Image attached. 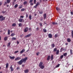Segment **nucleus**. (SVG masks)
Segmentation results:
<instances>
[{
    "label": "nucleus",
    "mask_w": 73,
    "mask_h": 73,
    "mask_svg": "<svg viewBox=\"0 0 73 73\" xmlns=\"http://www.w3.org/2000/svg\"><path fill=\"white\" fill-rule=\"evenodd\" d=\"M28 59V57H26L25 58H23L21 59L20 61L19 62H17V64H18L19 65H21L23 64V63L24 62V63H25L26 62V61Z\"/></svg>",
    "instance_id": "nucleus-1"
},
{
    "label": "nucleus",
    "mask_w": 73,
    "mask_h": 73,
    "mask_svg": "<svg viewBox=\"0 0 73 73\" xmlns=\"http://www.w3.org/2000/svg\"><path fill=\"white\" fill-rule=\"evenodd\" d=\"M39 66L41 69H43L45 68V66H44L43 65V63L42 62H40L39 65Z\"/></svg>",
    "instance_id": "nucleus-2"
},
{
    "label": "nucleus",
    "mask_w": 73,
    "mask_h": 73,
    "mask_svg": "<svg viewBox=\"0 0 73 73\" xmlns=\"http://www.w3.org/2000/svg\"><path fill=\"white\" fill-rule=\"evenodd\" d=\"M5 18H6L5 17H3V15L0 16V20L1 21L5 20Z\"/></svg>",
    "instance_id": "nucleus-3"
},
{
    "label": "nucleus",
    "mask_w": 73,
    "mask_h": 73,
    "mask_svg": "<svg viewBox=\"0 0 73 73\" xmlns=\"http://www.w3.org/2000/svg\"><path fill=\"white\" fill-rule=\"evenodd\" d=\"M21 60V57H17L15 59V61H17V60Z\"/></svg>",
    "instance_id": "nucleus-4"
},
{
    "label": "nucleus",
    "mask_w": 73,
    "mask_h": 73,
    "mask_svg": "<svg viewBox=\"0 0 73 73\" xmlns=\"http://www.w3.org/2000/svg\"><path fill=\"white\" fill-rule=\"evenodd\" d=\"M28 28L26 27L24 30V32H27L28 31Z\"/></svg>",
    "instance_id": "nucleus-5"
},
{
    "label": "nucleus",
    "mask_w": 73,
    "mask_h": 73,
    "mask_svg": "<svg viewBox=\"0 0 73 73\" xmlns=\"http://www.w3.org/2000/svg\"><path fill=\"white\" fill-rule=\"evenodd\" d=\"M9 58L11 60H14L15 59V56H9Z\"/></svg>",
    "instance_id": "nucleus-6"
},
{
    "label": "nucleus",
    "mask_w": 73,
    "mask_h": 73,
    "mask_svg": "<svg viewBox=\"0 0 73 73\" xmlns=\"http://www.w3.org/2000/svg\"><path fill=\"white\" fill-rule=\"evenodd\" d=\"M48 36L49 38H52V36H53L51 34H49L48 35Z\"/></svg>",
    "instance_id": "nucleus-7"
},
{
    "label": "nucleus",
    "mask_w": 73,
    "mask_h": 73,
    "mask_svg": "<svg viewBox=\"0 0 73 73\" xmlns=\"http://www.w3.org/2000/svg\"><path fill=\"white\" fill-rule=\"evenodd\" d=\"M50 55H48L47 58V60L49 61V60H50Z\"/></svg>",
    "instance_id": "nucleus-8"
},
{
    "label": "nucleus",
    "mask_w": 73,
    "mask_h": 73,
    "mask_svg": "<svg viewBox=\"0 0 73 73\" xmlns=\"http://www.w3.org/2000/svg\"><path fill=\"white\" fill-rule=\"evenodd\" d=\"M65 50V48H64L63 47H62L60 50V52H62V51Z\"/></svg>",
    "instance_id": "nucleus-9"
},
{
    "label": "nucleus",
    "mask_w": 73,
    "mask_h": 73,
    "mask_svg": "<svg viewBox=\"0 0 73 73\" xmlns=\"http://www.w3.org/2000/svg\"><path fill=\"white\" fill-rule=\"evenodd\" d=\"M24 72L25 73H28L29 72V69H26L24 71Z\"/></svg>",
    "instance_id": "nucleus-10"
},
{
    "label": "nucleus",
    "mask_w": 73,
    "mask_h": 73,
    "mask_svg": "<svg viewBox=\"0 0 73 73\" xmlns=\"http://www.w3.org/2000/svg\"><path fill=\"white\" fill-rule=\"evenodd\" d=\"M67 41L68 42H71V39L70 38H68L67 39Z\"/></svg>",
    "instance_id": "nucleus-11"
},
{
    "label": "nucleus",
    "mask_w": 73,
    "mask_h": 73,
    "mask_svg": "<svg viewBox=\"0 0 73 73\" xmlns=\"http://www.w3.org/2000/svg\"><path fill=\"white\" fill-rule=\"evenodd\" d=\"M43 17L44 19H46V13L44 14L43 15Z\"/></svg>",
    "instance_id": "nucleus-12"
},
{
    "label": "nucleus",
    "mask_w": 73,
    "mask_h": 73,
    "mask_svg": "<svg viewBox=\"0 0 73 73\" xmlns=\"http://www.w3.org/2000/svg\"><path fill=\"white\" fill-rule=\"evenodd\" d=\"M11 69V71L13 72V68H12V66L11 65V67H10Z\"/></svg>",
    "instance_id": "nucleus-13"
},
{
    "label": "nucleus",
    "mask_w": 73,
    "mask_h": 73,
    "mask_svg": "<svg viewBox=\"0 0 73 73\" xmlns=\"http://www.w3.org/2000/svg\"><path fill=\"white\" fill-rule=\"evenodd\" d=\"M31 36V34H29L26 36H25V37L27 38V37H30Z\"/></svg>",
    "instance_id": "nucleus-14"
},
{
    "label": "nucleus",
    "mask_w": 73,
    "mask_h": 73,
    "mask_svg": "<svg viewBox=\"0 0 73 73\" xmlns=\"http://www.w3.org/2000/svg\"><path fill=\"white\" fill-rule=\"evenodd\" d=\"M50 58L51 61L53 60L54 59L53 55H51V58Z\"/></svg>",
    "instance_id": "nucleus-15"
},
{
    "label": "nucleus",
    "mask_w": 73,
    "mask_h": 73,
    "mask_svg": "<svg viewBox=\"0 0 73 73\" xmlns=\"http://www.w3.org/2000/svg\"><path fill=\"white\" fill-rule=\"evenodd\" d=\"M25 52V49H22L21 51L20 52V53H23V52Z\"/></svg>",
    "instance_id": "nucleus-16"
},
{
    "label": "nucleus",
    "mask_w": 73,
    "mask_h": 73,
    "mask_svg": "<svg viewBox=\"0 0 73 73\" xmlns=\"http://www.w3.org/2000/svg\"><path fill=\"white\" fill-rule=\"evenodd\" d=\"M23 20V19L21 18L19 19V22H22Z\"/></svg>",
    "instance_id": "nucleus-17"
},
{
    "label": "nucleus",
    "mask_w": 73,
    "mask_h": 73,
    "mask_svg": "<svg viewBox=\"0 0 73 73\" xmlns=\"http://www.w3.org/2000/svg\"><path fill=\"white\" fill-rule=\"evenodd\" d=\"M59 50H57L56 52V54H57V55L58 54H59Z\"/></svg>",
    "instance_id": "nucleus-18"
},
{
    "label": "nucleus",
    "mask_w": 73,
    "mask_h": 73,
    "mask_svg": "<svg viewBox=\"0 0 73 73\" xmlns=\"http://www.w3.org/2000/svg\"><path fill=\"white\" fill-rule=\"evenodd\" d=\"M52 24L53 25H58L57 23L56 22H52Z\"/></svg>",
    "instance_id": "nucleus-19"
},
{
    "label": "nucleus",
    "mask_w": 73,
    "mask_h": 73,
    "mask_svg": "<svg viewBox=\"0 0 73 73\" xmlns=\"http://www.w3.org/2000/svg\"><path fill=\"white\" fill-rule=\"evenodd\" d=\"M22 25H23V24H22V23H19V27H21Z\"/></svg>",
    "instance_id": "nucleus-20"
},
{
    "label": "nucleus",
    "mask_w": 73,
    "mask_h": 73,
    "mask_svg": "<svg viewBox=\"0 0 73 73\" xmlns=\"http://www.w3.org/2000/svg\"><path fill=\"white\" fill-rule=\"evenodd\" d=\"M9 66V64H8V63H7L6 64V68H8V66Z\"/></svg>",
    "instance_id": "nucleus-21"
},
{
    "label": "nucleus",
    "mask_w": 73,
    "mask_h": 73,
    "mask_svg": "<svg viewBox=\"0 0 73 73\" xmlns=\"http://www.w3.org/2000/svg\"><path fill=\"white\" fill-rule=\"evenodd\" d=\"M54 46H55V45H54V44H51V47L52 48H54Z\"/></svg>",
    "instance_id": "nucleus-22"
},
{
    "label": "nucleus",
    "mask_w": 73,
    "mask_h": 73,
    "mask_svg": "<svg viewBox=\"0 0 73 73\" xmlns=\"http://www.w3.org/2000/svg\"><path fill=\"white\" fill-rule=\"evenodd\" d=\"M43 31H44V33H46V32L47 31H46V29H43Z\"/></svg>",
    "instance_id": "nucleus-23"
},
{
    "label": "nucleus",
    "mask_w": 73,
    "mask_h": 73,
    "mask_svg": "<svg viewBox=\"0 0 73 73\" xmlns=\"http://www.w3.org/2000/svg\"><path fill=\"white\" fill-rule=\"evenodd\" d=\"M18 7V5H17V4H16L15 5L14 8H17Z\"/></svg>",
    "instance_id": "nucleus-24"
},
{
    "label": "nucleus",
    "mask_w": 73,
    "mask_h": 73,
    "mask_svg": "<svg viewBox=\"0 0 73 73\" xmlns=\"http://www.w3.org/2000/svg\"><path fill=\"white\" fill-rule=\"evenodd\" d=\"M29 18L30 20H32V15H30L29 16Z\"/></svg>",
    "instance_id": "nucleus-25"
},
{
    "label": "nucleus",
    "mask_w": 73,
    "mask_h": 73,
    "mask_svg": "<svg viewBox=\"0 0 73 73\" xmlns=\"http://www.w3.org/2000/svg\"><path fill=\"white\" fill-rule=\"evenodd\" d=\"M7 39H8V37L6 36L5 37L4 40L5 41H6V40H7Z\"/></svg>",
    "instance_id": "nucleus-26"
},
{
    "label": "nucleus",
    "mask_w": 73,
    "mask_h": 73,
    "mask_svg": "<svg viewBox=\"0 0 73 73\" xmlns=\"http://www.w3.org/2000/svg\"><path fill=\"white\" fill-rule=\"evenodd\" d=\"M10 45H11V43L9 42L8 43L7 45V47H8L9 46H10Z\"/></svg>",
    "instance_id": "nucleus-27"
},
{
    "label": "nucleus",
    "mask_w": 73,
    "mask_h": 73,
    "mask_svg": "<svg viewBox=\"0 0 73 73\" xmlns=\"http://www.w3.org/2000/svg\"><path fill=\"white\" fill-rule=\"evenodd\" d=\"M63 55L64 56H65H65H67V53L66 52L64 53L63 54Z\"/></svg>",
    "instance_id": "nucleus-28"
},
{
    "label": "nucleus",
    "mask_w": 73,
    "mask_h": 73,
    "mask_svg": "<svg viewBox=\"0 0 73 73\" xmlns=\"http://www.w3.org/2000/svg\"><path fill=\"white\" fill-rule=\"evenodd\" d=\"M12 40H16V38L15 37H13L12 38Z\"/></svg>",
    "instance_id": "nucleus-29"
},
{
    "label": "nucleus",
    "mask_w": 73,
    "mask_h": 73,
    "mask_svg": "<svg viewBox=\"0 0 73 73\" xmlns=\"http://www.w3.org/2000/svg\"><path fill=\"white\" fill-rule=\"evenodd\" d=\"M27 4V1H25L23 3V4L24 5H26V4Z\"/></svg>",
    "instance_id": "nucleus-30"
},
{
    "label": "nucleus",
    "mask_w": 73,
    "mask_h": 73,
    "mask_svg": "<svg viewBox=\"0 0 73 73\" xmlns=\"http://www.w3.org/2000/svg\"><path fill=\"white\" fill-rule=\"evenodd\" d=\"M8 34L9 35H10V30H8Z\"/></svg>",
    "instance_id": "nucleus-31"
},
{
    "label": "nucleus",
    "mask_w": 73,
    "mask_h": 73,
    "mask_svg": "<svg viewBox=\"0 0 73 73\" xmlns=\"http://www.w3.org/2000/svg\"><path fill=\"white\" fill-rule=\"evenodd\" d=\"M16 25V23H13L12 25V26L13 27H15Z\"/></svg>",
    "instance_id": "nucleus-32"
},
{
    "label": "nucleus",
    "mask_w": 73,
    "mask_h": 73,
    "mask_svg": "<svg viewBox=\"0 0 73 73\" xmlns=\"http://www.w3.org/2000/svg\"><path fill=\"white\" fill-rule=\"evenodd\" d=\"M71 35L72 36V37L73 38V31H71Z\"/></svg>",
    "instance_id": "nucleus-33"
},
{
    "label": "nucleus",
    "mask_w": 73,
    "mask_h": 73,
    "mask_svg": "<svg viewBox=\"0 0 73 73\" xmlns=\"http://www.w3.org/2000/svg\"><path fill=\"white\" fill-rule=\"evenodd\" d=\"M39 4H40V3L38 2H37L36 3V5L37 6H37H38V5H39Z\"/></svg>",
    "instance_id": "nucleus-34"
},
{
    "label": "nucleus",
    "mask_w": 73,
    "mask_h": 73,
    "mask_svg": "<svg viewBox=\"0 0 73 73\" xmlns=\"http://www.w3.org/2000/svg\"><path fill=\"white\" fill-rule=\"evenodd\" d=\"M7 3H8L9 4V3H10V0H7Z\"/></svg>",
    "instance_id": "nucleus-35"
},
{
    "label": "nucleus",
    "mask_w": 73,
    "mask_h": 73,
    "mask_svg": "<svg viewBox=\"0 0 73 73\" xmlns=\"http://www.w3.org/2000/svg\"><path fill=\"white\" fill-rule=\"evenodd\" d=\"M39 13L40 14H42L43 13V12L42 11H39Z\"/></svg>",
    "instance_id": "nucleus-36"
},
{
    "label": "nucleus",
    "mask_w": 73,
    "mask_h": 73,
    "mask_svg": "<svg viewBox=\"0 0 73 73\" xmlns=\"http://www.w3.org/2000/svg\"><path fill=\"white\" fill-rule=\"evenodd\" d=\"M56 51H57V48H55L54 49L53 52H56Z\"/></svg>",
    "instance_id": "nucleus-37"
},
{
    "label": "nucleus",
    "mask_w": 73,
    "mask_h": 73,
    "mask_svg": "<svg viewBox=\"0 0 73 73\" xmlns=\"http://www.w3.org/2000/svg\"><path fill=\"white\" fill-rule=\"evenodd\" d=\"M70 54H71V55H72V52L73 51V50H70Z\"/></svg>",
    "instance_id": "nucleus-38"
},
{
    "label": "nucleus",
    "mask_w": 73,
    "mask_h": 73,
    "mask_svg": "<svg viewBox=\"0 0 73 73\" xmlns=\"http://www.w3.org/2000/svg\"><path fill=\"white\" fill-rule=\"evenodd\" d=\"M15 35V33H12L11 34V36H14Z\"/></svg>",
    "instance_id": "nucleus-39"
},
{
    "label": "nucleus",
    "mask_w": 73,
    "mask_h": 73,
    "mask_svg": "<svg viewBox=\"0 0 73 73\" xmlns=\"http://www.w3.org/2000/svg\"><path fill=\"white\" fill-rule=\"evenodd\" d=\"M33 0H30L29 2V3H32V2H33Z\"/></svg>",
    "instance_id": "nucleus-40"
},
{
    "label": "nucleus",
    "mask_w": 73,
    "mask_h": 73,
    "mask_svg": "<svg viewBox=\"0 0 73 73\" xmlns=\"http://www.w3.org/2000/svg\"><path fill=\"white\" fill-rule=\"evenodd\" d=\"M59 66H60V64H58L56 66V68H58V67H59Z\"/></svg>",
    "instance_id": "nucleus-41"
},
{
    "label": "nucleus",
    "mask_w": 73,
    "mask_h": 73,
    "mask_svg": "<svg viewBox=\"0 0 73 73\" xmlns=\"http://www.w3.org/2000/svg\"><path fill=\"white\" fill-rule=\"evenodd\" d=\"M63 57H64V55H62L60 56V58H61V59H62V58Z\"/></svg>",
    "instance_id": "nucleus-42"
},
{
    "label": "nucleus",
    "mask_w": 73,
    "mask_h": 73,
    "mask_svg": "<svg viewBox=\"0 0 73 73\" xmlns=\"http://www.w3.org/2000/svg\"><path fill=\"white\" fill-rule=\"evenodd\" d=\"M34 3L35 4H36V0H34Z\"/></svg>",
    "instance_id": "nucleus-43"
},
{
    "label": "nucleus",
    "mask_w": 73,
    "mask_h": 73,
    "mask_svg": "<svg viewBox=\"0 0 73 73\" xmlns=\"http://www.w3.org/2000/svg\"><path fill=\"white\" fill-rule=\"evenodd\" d=\"M58 35L57 34H55L54 36L55 38H56V37H57Z\"/></svg>",
    "instance_id": "nucleus-44"
},
{
    "label": "nucleus",
    "mask_w": 73,
    "mask_h": 73,
    "mask_svg": "<svg viewBox=\"0 0 73 73\" xmlns=\"http://www.w3.org/2000/svg\"><path fill=\"white\" fill-rule=\"evenodd\" d=\"M25 10V9L23 8V9H22L21 10V11H22V12H23V11H24V10Z\"/></svg>",
    "instance_id": "nucleus-45"
},
{
    "label": "nucleus",
    "mask_w": 73,
    "mask_h": 73,
    "mask_svg": "<svg viewBox=\"0 0 73 73\" xmlns=\"http://www.w3.org/2000/svg\"><path fill=\"white\" fill-rule=\"evenodd\" d=\"M39 54H40V52H38L36 53V55H37V56H38Z\"/></svg>",
    "instance_id": "nucleus-46"
},
{
    "label": "nucleus",
    "mask_w": 73,
    "mask_h": 73,
    "mask_svg": "<svg viewBox=\"0 0 73 73\" xmlns=\"http://www.w3.org/2000/svg\"><path fill=\"white\" fill-rule=\"evenodd\" d=\"M56 9L57 11H58V10H60V9L58 7H56Z\"/></svg>",
    "instance_id": "nucleus-47"
},
{
    "label": "nucleus",
    "mask_w": 73,
    "mask_h": 73,
    "mask_svg": "<svg viewBox=\"0 0 73 73\" xmlns=\"http://www.w3.org/2000/svg\"><path fill=\"white\" fill-rule=\"evenodd\" d=\"M34 4V3H31L30 4V5H33Z\"/></svg>",
    "instance_id": "nucleus-48"
},
{
    "label": "nucleus",
    "mask_w": 73,
    "mask_h": 73,
    "mask_svg": "<svg viewBox=\"0 0 73 73\" xmlns=\"http://www.w3.org/2000/svg\"><path fill=\"white\" fill-rule=\"evenodd\" d=\"M19 52V51H16L14 52V53H17Z\"/></svg>",
    "instance_id": "nucleus-49"
},
{
    "label": "nucleus",
    "mask_w": 73,
    "mask_h": 73,
    "mask_svg": "<svg viewBox=\"0 0 73 73\" xmlns=\"http://www.w3.org/2000/svg\"><path fill=\"white\" fill-rule=\"evenodd\" d=\"M19 9H21V8H22V5H21L20 6H19Z\"/></svg>",
    "instance_id": "nucleus-50"
},
{
    "label": "nucleus",
    "mask_w": 73,
    "mask_h": 73,
    "mask_svg": "<svg viewBox=\"0 0 73 73\" xmlns=\"http://www.w3.org/2000/svg\"><path fill=\"white\" fill-rule=\"evenodd\" d=\"M39 24L40 25V27H42V23H39Z\"/></svg>",
    "instance_id": "nucleus-51"
},
{
    "label": "nucleus",
    "mask_w": 73,
    "mask_h": 73,
    "mask_svg": "<svg viewBox=\"0 0 73 73\" xmlns=\"http://www.w3.org/2000/svg\"><path fill=\"white\" fill-rule=\"evenodd\" d=\"M17 70H19V69H20V67H17Z\"/></svg>",
    "instance_id": "nucleus-52"
},
{
    "label": "nucleus",
    "mask_w": 73,
    "mask_h": 73,
    "mask_svg": "<svg viewBox=\"0 0 73 73\" xmlns=\"http://www.w3.org/2000/svg\"><path fill=\"white\" fill-rule=\"evenodd\" d=\"M37 7L36 5L34 7L35 8H37Z\"/></svg>",
    "instance_id": "nucleus-53"
},
{
    "label": "nucleus",
    "mask_w": 73,
    "mask_h": 73,
    "mask_svg": "<svg viewBox=\"0 0 73 73\" xmlns=\"http://www.w3.org/2000/svg\"><path fill=\"white\" fill-rule=\"evenodd\" d=\"M39 29V28L38 27H37L36 29V31H38Z\"/></svg>",
    "instance_id": "nucleus-54"
},
{
    "label": "nucleus",
    "mask_w": 73,
    "mask_h": 73,
    "mask_svg": "<svg viewBox=\"0 0 73 73\" xmlns=\"http://www.w3.org/2000/svg\"><path fill=\"white\" fill-rule=\"evenodd\" d=\"M2 4H3V3H2V2H0V6H1V5H2Z\"/></svg>",
    "instance_id": "nucleus-55"
},
{
    "label": "nucleus",
    "mask_w": 73,
    "mask_h": 73,
    "mask_svg": "<svg viewBox=\"0 0 73 73\" xmlns=\"http://www.w3.org/2000/svg\"><path fill=\"white\" fill-rule=\"evenodd\" d=\"M26 18H27V17H28V15L27 14H26Z\"/></svg>",
    "instance_id": "nucleus-56"
},
{
    "label": "nucleus",
    "mask_w": 73,
    "mask_h": 73,
    "mask_svg": "<svg viewBox=\"0 0 73 73\" xmlns=\"http://www.w3.org/2000/svg\"><path fill=\"white\" fill-rule=\"evenodd\" d=\"M5 12L6 11H3L2 12V13H5Z\"/></svg>",
    "instance_id": "nucleus-57"
},
{
    "label": "nucleus",
    "mask_w": 73,
    "mask_h": 73,
    "mask_svg": "<svg viewBox=\"0 0 73 73\" xmlns=\"http://www.w3.org/2000/svg\"><path fill=\"white\" fill-rule=\"evenodd\" d=\"M20 18H24V16H21Z\"/></svg>",
    "instance_id": "nucleus-58"
},
{
    "label": "nucleus",
    "mask_w": 73,
    "mask_h": 73,
    "mask_svg": "<svg viewBox=\"0 0 73 73\" xmlns=\"http://www.w3.org/2000/svg\"><path fill=\"white\" fill-rule=\"evenodd\" d=\"M42 18L40 19L41 21H42L43 20V19L42 18V17H41Z\"/></svg>",
    "instance_id": "nucleus-59"
},
{
    "label": "nucleus",
    "mask_w": 73,
    "mask_h": 73,
    "mask_svg": "<svg viewBox=\"0 0 73 73\" xmlns=\"http://www.w3.org/2000/svg\"><path fill=\"white\" fill-rule=\"evenodd\" d=\"M24 66H25V65L24 64L22 65V67H24Z\"/></svg>",
    "instance_id": "nucleus-60"
},
{
    "label": "nucleus",
    "mask_w": 73,
    "mask_h": 73,
    "mask_svg": "<svg viewBox=\"0 0 73 73\" xmlns=\"http://www.w3.org/2000/svg\"><path fill=\"white\" fill-rule=\"evenodd\" d=\"M71 15H73V13L72 12H71Z\"/></svg>",
    "instance_id": "nucleus-61"
},
{
    "label": "nucleus",
    "mask_w": 73,
    "mask_h": 73,
    "mask_svg": "<svg viewBox=\"0 0 73 73\" xmlns=\"http://www.w3.org/2000/svg\"><path fill=\"white\" fill-rule=\"evenodd\" d=\"M17 44H19V41H18V40H17Z\"/></svg>",
    "instance_id": "nucleus-62"
},
{
    "label": "nucleus",
    "mask_w": 73,
    "mask_h": 73,
    "mask_svg": "<svg viewBox=\"0 0 73 73\" xmlns=\"http://www.w3.org/2000/svg\"><path fill=\"white\" fill-rule=\"evenodd\" d=\"M31 29H31V28H29V31H31Z\"/></svg>",
    "instance_id": "nucleus-63"
},
{
    "label": "nucleus",
    "mask_w": 73,
    "mask_h": 73,
    "mask_svg": "<svg viewBox=\"0 0 73 73\" xmlns=\"http://www.w3.org/2000/svg\"><path fill=\"white\" fill-rule=\"evenodd\" d=\"M66 45H68V43H65Z\"/></svg>",
    "instance_id": "nucleus-64"
}]
</instances>
